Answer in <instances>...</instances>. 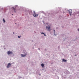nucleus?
<instances>
[{
  "label": "nucleus",
  "instance_id": "nucleus-1",
  "mask_svg": "<svg viewBox=\"0 0 79 79\" xmlns=\"http://www.w3.org/2000/svg\"><path fill=\"white\" fill-rule=\"evenodd\" d=\"M33 16L34 17H37L38 16V14H36L35 12V11L34 12Z\"/></svg>",
  "mask_w": 79,
  "mask_h": 79
},
{
  "label": "nucleus",
  "instance_id": "nucleus-2",
  "mask_svg": "<svg viewBox=\"0 0 79 79\" xmlns=\"http://www.w3.org/2000/svg\"><path fill=\"white\" fill-rule=\"evenodd\" d=\"M46 29L47 30V31H50V27H47L46 26Z\"/></svg>",
  "mask_w": 79,
  "mask_h": 79
},
{
  "label": "nucleus",
  "instance_id": "nucleus-3",
  "mask_svg": "<svg viewBox=\"0 0 79 79\" xmlns=\"http://www.w3.org/2000/svg\"><path fill=\"white\" fill-rule=\"evenodd\" d=\"M10 67H11V64L10 63H8L7 66V68H10Z\"/></svg>",
  "mask_w": 79,
  "mask_h": 79
},
{
  "label": "nucleus",
  "instance_id": "nucleus-4",
  "mask_svg": "<svg viewBox=\"0 0 79 79\" xmlns=\"http://www.w3.org/2000/svg\"><path fill=\"white\" fill-rule=\"evenodd\" d=\"M7 54H8V55H10V54H13V52H11L8 51L7 52Z\"/></svg>",
  "mask_w": 79,
  "mask_h": 79
},
{
  "label": "nucleus",
  "instance_id": "nucleus-5",
  "mask_svg": "<svg viewBox=\"0 0 79 79\" xmlns=\"http://www.w3.org/2000/svg\"><path fill=\"white\" fill-rule=\"evenodd\" d=\"M72 10L71 9H70L69 10V12L70 13V16H71V13H72Z\"/></svg>",
  "mask_w": 79,
  "mask_h": 79
},
{
  "label": "nucleus",
  "instance_id": "nucleus-6",
  "mask_svg": "<svg viewBox=\"0 0 79 79\" xmlns=\"http://www.w3.org/2000/svg\"><path fill=\"white\" fill-rule=\"evenodd\" d=\"M26 55H27V54H25L24 55L21 54V56L22 57H24Z\"/></svg>",
  "mask_w": 79,
  "mask_h": 79
},
{
  "label": "nucleus",
  "instance_id": "nucleus-7",
  "mask_svg": "<svg viewBox=\"0 0 79 79\" xmlns=\"http://www.w3.org/2000/svg\"><path fill=\"white\" fill-rule=\"evenodd\" d=\"M41 66L42 67V68H44V64H41Z\"/></svg>",
  "mask_w": 79,
  "mask_h": 79
},
{
  "label": "nucleus",
  "instance_id": "nucleus-8",
  "mask_svg": "<svg viewBox=\"0 0 79 79\" xmlns=\"http://www.w3.org/2000/svg\"><path fill=\"white\" fill-rule=\"evenodd\" d=\"M66 60H64V59H63V61H64V62H66Z\"/></svg>",
  "mask_w": 79,
  "mask_h": 79
},
{
  "label": "nucleus",
  "instance_id": "nucleus-9",
  "mask_svg": "<svg viewBox=\"0 0 79 79\" xmlns=\"http://www.w3.org/2000/svg\"><path fill=\"white\" fill-rule=\"evenodd\" d=\"M3 23H5V19H3Z\"/></svg>",
  "mask_w": 79,
  "mask_h": 79
},
{
  "label": "nucleus",
  "instance_id": "nucleus-10",
  "mask_svg": "<svg viewBox=\"0 0 79 79\" xmlns=\"http://www.w3.org/2000/svg\"><path fill=\"white\" fill-rule=\"evenodd\" d=\"M13 8L14 10V11L15 12V8H14V7H13Z\"/></svg>",
  "mask_w": 79,
  "mask_h": 79
},
{
  "label": "nucleus",
  "instance_id": "nucleus-11",
  "mask_svg": "<svg viewBox=\"0 0 79 79\" xmlns=\"http://www.w3.org/2000/svg\"><path fill=\"white\" fill-rule=\"evenodd\" d=\"M41 34H44V33L43 32L41 33Z\"/></svg>",
  "mask_w": 79,
  "mask_h": 79
},
{
  "label": "nucleus",
  "instance_id": "nucleus-12",
  "mask_svg": "<svg viewBox=\"0 0 79 79\" xmlns=\"http://www.w3.org/2000/svg\"><path fill=\"white\" fill-rule=\"evenodd\" d=\"M18 38H20V37H21V36H18Z\"/></svg>",
  "mask_w": 79,
  "mask_h": 79
},
{
  "label": "nucleus",
  "instance_id": "nucleus-13",
  "mask_svg": "<svg viewBox=\"0 0 79 79\" xmlns=\"http://www.w3.org/2000/svg\"><path fill=\"white\" fill-rule=\"evenodd\" d=\"M78 31H79V29H78Z\"/></svg>",
  "mask_w": 79,
  "mask_h": 79
},
{
  "label": "nucleus",
  "instance_id": "nucleus-14",
  "mask_svg": "<svg viewBox=\"0 0 79 79\" xmlns=\"http://www.w3.org/2000/svg\"><path fill=\"white\" fill-rule=\"evenodd\" d=\"M44 36H46V35H45V34H44Z\"/></svg>",
  "mask_w": 79,
  "mask_h": 79
},
{
  "label": "nucleus",
  "instance_id": "nucleus-15",
  "mask_svg": "<svg viewBox=\"0 0 79 79\" xmlns=\"http://www.w3.org/2000/svg\"><path fill=\"white\" fill-rule=\"evenodd\" d=\"M13 34H15V32H13Z\"/></svg>",
  "mask_w": 79,
  "mask_h": 79
},
{
  "label": "nucleus",
  "instance_id": "nucleus-16",
  "mask_svg": "<svg viewBox=\"0 0 79 79\" xmlns=\"http://www.w3.org/2000/svg\"><path fill=\"white\" fill-rule=\"evenodd\" d=\"M54 32L55 31V30H54Z\"/></svg>",
  "mask_w": 79,
  "mask_h": 79
},
{
  "label": "nucleus",
  "instance_id": "nucleus-17",
  "mask_svg": "<svg viewBox=\"0 0 79 79\" xmlns=\"http://www.w3.org/2000/svg\"><path fill=\"white\" fill-rule=\"evenodd\" d=\"M75 56H76V55H75Z\"/></svg>",
  "mask_w": 79,
  "mask_h": 79
},
{
  "label": "nucleus",
  "instance_id": "nucleus-18",
  "mask_svg": "<svg viewBox=\"0 0 79 79\" xmlns=\"http://www.w3.org/2000/svg\"><path fill=\"white\" fill-rule=\"evenodd\" d=\"M48 24L47 23V24Z\"/></svg>",
  "mask_w": 79,
  "mask_h": 79
}]
</instances>
